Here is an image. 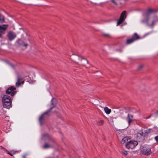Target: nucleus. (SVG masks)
I'll list each match as a JSON object with an SVG mask.
<instances>
[{
  "mask_svg": "<svg viewBox=\"0 0 158 158\" xmlns=\"http://www.w3.org/2000/svg\"><path fill=\"white\" fill-rule=\"evenodd\" d=\"M6 151H7V153H8V154L10 155L11 156H13V154L12 153H11V152H10L7 151V150H6Z\"/></svg>",
  "mask_w": 158,
  "mask_h": 158,
  "instance_id": "26",
  "label": "nucleus"
},
{
  "mask_svg": "<svg viewBox=\"0 0 158 158\" xmlns=\"http://www.w3.org/2000/svg\"><path fill=\"white\" fill-rule=\"evenodd\" d=\"M104 123V121L103 120H100L97 121V124L99 126H102Z\"/></svg>",
  "mask_w": 158,
  "mask_h": 158,
  "instance_id": "19",
  "label": "nucleus"
},
{
  "mask_svg": "<svg viewBox=\"0 0 158 158\" xmlns=\"http://www.w3.org/2000/svg\"><path fill=\"white\" fill-rule=\"evenodd\" d=\"M152 116V114H150V115L149 116L147 117L146 118H144L146 119H149L150 118V117L151 116Z\"/></svg>",
  "mask_w": 158,
  "mask_h": 158,
  "instance_id": "28",
  "label": "nucleus"
},
{
  "mask_svg": "<svg viewBox=\"0 0 158 158\" xmlns=\"http://www.w3.org/2000/svg\"><path fill=\"white\" fill-rule=\"evenodd\" d=\"M43 137L46 139H50V137L48 134H46L43 135Z\"/></svg>",
  "mask_w": 158,
  "mask_h": 158,
  "instance_id": "22",
  "label": "nucleus"
},
{
  "mask_svg": "<svg viewBox=\"0 0 158 158\" xmlns=\"http://www.w3.org/2000/svg\"><path fill=\"white\" fill-rule=\"evenodd\" d=\"M18 44L20 46H23L25 47L26 48L28 46V44L24 43L21 40H19L18 41Z\"/></svg>",
  "mask_w": 158,
  "mask_h": 158,
  "instance_id": "14",
  "label": "nucleus"
},
{
  "mask_svg": "<svg viewBox=\"0 0 158 158\" xmlns=\"http://www.w3.org/2000/svg\"><path fill=\"white\" fill-rule=\"evenodd\" d=\"M7 37L9 40L10 41H11L16 37V35L15 32L10 31L8 34Z\"/></svg>",
  "mask_w": 158,
  "mask_h": 158,
  "instance_id": "10",
  "label": "nucleus"
},
{
  "mask_svg": "<svg viewBox=\"0 0 158 158\" xmlns=\"http://www.w3.org/2000/svg\"><path fill=\"white\" fill-rule=\"evenodd\" d=\"M128 137H124L121 141V143L122 144H124L125 143L128 141Z\"/></svg>",
  "mask_w": 158,
  "mask_h": 158,
  "instance_id": "17",
  "label": "nucleus"
},
{
  "mask_svg": "<svg viewBox=\"0 0 158 158\" xmlns=\"http://www.w3.org/2000/svg\"><path fill=\"white\" fill-rule=\"evenodd\" d=\"M81 62H82V63H81V64H82V65H83V66L85 65V64H86L88 63V61L85 59L82 60H81Z\"/></svg>",
  "mask_w": 158,
  "mask_h": 158,
  "instance_id": "20",
  "label": "nucleus"
},
{
  "mask_svg": "<svg viewBox=\"0 0 158 158\" xmlns=\"http://www.w3.org/2000/svg\"><path fill=\"white\" fill-rule=\"evenodd\" d=\"M112 1L113 3H114L116 4H117L116 2L115 1V0H112Z\"/></svg>",
  "mask_w": 158,
  "mask_h": 158,
  "instance_id": "31",
  "label": "nucleus"
},
{
  "mask_svg": "<svg viewBox=\"0 0 158 158\" xmlns=\"http://www.w3.org/2000/svg\"><path fill=\"white\" fill-rule=\"evenodd\" d=\"M17 152V151L14 150H12L10 151L11 153H12V154L16 153Z\"/></svg>",
  "mask_w": 158,
  "mask_h": 158,
  "instance_id": "25",
  "label": "nucleus"
},
{
  "mask_svg": "<svg viewBox=\"0 0 158 158\" xmlns=\"http://www.w3.org/2000/svg\"><path fill=\"white\" fill-rule=\"evenodd\" d=\"M155 114L157 116H158V111H157L156 113H155Z\"/></svg>",
  "mask_w": 158,
  "mask_h": 158,
  "instance_id": "32",
  "label": "nucleus"
},
{
  "mask_svg": "<svg viewBox=\"0 0 158 158\" xmlns=\"http://www.w3.org/2000/svg\"><path fill=\"white\" fill-rule=\"evenodd\" d=\"M76 59V60H75V62L77 61V60H80V57L78 56H77Z\"/></svg>",
  "mask_w": 158,
  "mask_h": 158,
  "instance_id": "29",
  "label": "nucleus"
},
{
  "mask_svg": "<svg viewBox=\"0 0 158 158\" xmlns=\"http://www.w3.org/2000/svg\"><path fill=\"white\" fill-rule=\"evenodd\" d=\"M137 144L138 142L137 141L130 140L126 144V147L128 149H132Z\"/></svg>",
  "mask_w": 158,
  "mask_h": 158,
  "instance_id": "5",
  "label": "nucleus"
},
{
  "mask_svg": "<svg viewBox=\"0 0 158 158\" xmlns=\"http://www.w3.org/2000/svg\"><path fill=\"white\" fill-rule=\"evenodd\" d=\"M127 114V113L126 112H120L119 116L123 119H124L126 118Z\"/></svg>",
  "mask_w": 158,
  "mask_h": 158,
  "instance_id": "15",
  "label": "nucleus"
},
{
  "mask_svg": "<svg viewBox=\"0 0 158 158\" xmlns=\"http://www.w3.org/2000/svg\"><path fill=\"white\" fill-rule=\"evenodd\" d=\"M104 110L105 111V113L107 114H110L111 111V110L110 109H109L108 107H106L104 108Z\"/></svg>",
  "mask_w": 158,
  "mask_h": 158,
  "instance_id": "16",
  "label": "nucleus"
},
{
  "mask_svg": "<svg viewBox=\"0 0 158 158\" xmlns=\"http://www.w3.org/2000/svg\"><path fill=\"white\" fill-rule=\"evenodd\" d=\"M50 111L48 110L47 111L42 114L39 118V121L41 125H43L44 122L45 120L47 118L50 114L49 113Z\"/></svg>",
  "mask_w": 158,
  "mask_h": 158,
  "instance_id": "4",
  "label": "nucleus"
},
{
  "mask_svg": "<svg viewBox=\"0 0 158 158\" xmlns=\"http://www.w3.org/2000/svg\"><path fill=\"white\" fill-rule=\"evenodd\" d=\"M137 136H143V133L142 131H140L139 132L137 133Z\"/></svg>",
  "mask_w": 158,
  "mask_h": 158,
  "instance_id": "21",
  "label": "nucleus"
},
{
  "mask_svg": "<svg viewBox=\"0 0 158 158\" xmlns=\"http://www.w3.org/2000/svg\"><path fill=\"white\" fill-rule=\"evenodd\" d=\"M157 12V10L155 9H148L143 15V18L141 20V22L146 24L148 26L153 27L157 21V18L156 16L152 15L151 14Z\"/></svg>",
  "mask_w": 158,
  "mask_h": 158,
  "instance_id": "1",
  "label": "nucleus"
},
{
  "mask_svg": "<svg viewBox=\"0 0 158 158\" xmlns=\"http://www.w3.org/2000/svg\"><path fill=\"white\" fill-rule=\"evenodd\" d=\"M2 103L4 107L9 109L11 107L10 97L6 95H4L2 97Z\"/></svg>",
  "mask_w": 158,
  "mask_h": 158,
  "instance_id": "2",
  "label": "nucleus"
},
{
  "mask_svg": "<svg viewBox=\"0 0 158 158\" xmlns=\"http://www.w3.org/2000/svg\"><path fill=\"white\" fill-rule=\"evenodd\" d=\"M126 17V12L123 11L121 14L120 18L117 21V25H118L122 23L125 19Z\"/></svg>",
  "mask_w": 158,
  "mask_h": 158,
  "instance_id": "6",
  "label": "nucleus"
},
{
  "mask_svg": "<svg viewBox=\"0 0 158 158\" xmlns=\"http://www.w3.org/2000/svg\"><path fill=\"white\" fill-rule=\"evenodd\" d=\"M16 88L13 86L10 87L6 91V93L7 94H10L11 93V95L13 96L15 94L16 92L15 90Z\"/></svg>",
  "mask_w": 158,
  "mask_h": 158,
  "instance_id": "9",
  "label": "nucleus"
},
{
  "mask_svg": "<svg viewBox=\"0 0 158 158\" xmlns=\"http://www.w3.org/2000/svg\"><path fill=\"white\" fill-rule=\"evenodd\" d=\"M140 39L139 36L137 34V33H135L132 37L130 38H128L127 39L126 43L127 44H129L136 40H138Z\"/></svg>",
  "mask_w": 158,
  "mask_h": 158,
  "instance_id": "3",
  "label": "nucleus"
},
{
  "mask_svg": "<svg viewBox=\"0 0 158 158\" xmlns=\"http://www.w3.org/2000/svg\"><path fill=\"white\" fill-rule=\"evenodd\" d=\"M141 152L143 154L146 155H150L152 153L151 148L147 146L143 147L141 150Z\"/></svg>",
  "mask_w": 158,
  "mask_h": 158,
  "instance_id": "7",
  "label": "nucleus"
},
{
  "mask_svg": "<svg viewBox=\"0 0 158 158\" xmlns=\"http://www.w3.org/2000/svg\"><path fill=\"white\" fill-rule=\"evenodd\" d=\"M53 146L52 145H50L48 143H45L43 147L44 148L46 149L51 147H52Z\"/></svg>",
  "mask_w": 158,
  "mask_h": 158,
  "instance_id": "18",
  "label": "nucleus"
},
{
  "mask_svg": "<svg viewBox=\"0 0 158 158\" xmlns=\"http://www.w3.org/2000/svg\"><path fill=\"white\" fill-rule=\"evenodd\" d=\"M126 118L129 125L133 121V116L132 115L128 114H127Z\"/></svg>",
  "mask_w": 158,
  "mask_h": 158,
  "instance_id": "11",
  "label": "nucleus"
},
{
  "mask_svg": "<svg viewBox=\"0 0 158 158\" xmlns=\"http://www.w3.org/2000/svg\"><path fill=\"white\" fill-rule=\"evenodd\" d=\"M8 26V25L6 24L0 25V38L2 37V35L5 33L6 30Z\"/></svg>",
  "mask_w": 158,
  "mask_h": 158,
  "instance_id": "8",
  "label": "nucleus"
},
{
  "mask_svg": "<svg viewBox=\"0 0 158 158\" xmlns=\"http://www.w3.org/2000/svg\"><path fill=\"white\" fill-rule=\"evenodd\" d=\"M143 65H140L138 67V69L139 70H140L141 69H142L143 68Z\"/></svg>",
  "mask_w": 158,
  "mask_h": 158,
  "instance_id": "24",
  "label": "nucleus"
},
{
  "mask_svg": "<svg viewBox=\"0 0 158 158\" xmlns=\"http://www.w3.org/2000/svg\"><path fill=\"white\" fill-rule=\"evenodd\" d=\"M52 102V105H53L52 107H51L49 110V111H51V110L52 109L56 106V105L57 103V101L56 99L55 98H52V99L51 100Z\"/></svg>",
  "mask_w": 158,
  "mask_h": 158,
  "instance_id": "13",
  "label": "nucleus"
},
{
  "mask_svg": "<svg viewBox=\"0 0 158 158\" xmlns=\"http://www.w3.org/2000/svg\"><path fill=\"white\" fill-rule=\"evenodd\" d=\"M151 130V129H149V130Z\"/></svg>",
  "mask_w": 158,
  "mask_h": 158,
  "instance_id": "35",
  "label": "nucleus"
},
{
  "mask_svg": "<svg viewBox=\"0 0 158 158\" xmlns=\"http://www.w3.org/2000/svg\"><path fill=\"white\" fill-rule=\"evenodd\" d=\"M121 152L123 154H124L125 155H127L128 154L127 151H121Z\"/></svg>",
  "mask_w": 158,
  "mask_h": 158,
  "instance_id": "23",
  "label": "nucleus"
},
{
  "mask_svg": "<svg viewBox=\"0 0 158 158\" xmlns=\"http://www.w3.org/2000/svg\"><path fill=\"white\" fill-rule=\"evenodd\" d=\"M22 84H23V83H24V81H22Z\"/></svg>",
  "mask_w": 158,
  "mask_h": 158,
  "instance_id": "33",
  "label": "nucleus"
},
{
  "mask_svg": "<svg viewBox=\"0 0 158 158\" xmlns=\"http://www.w3.org/2000/svg\"><path fill=\"white\" fill-rule=\"evenodd\" d=\"M104 35L106 36H109V34H103Z\"/></svg>",
  "mask_w": 158,
  "mask_h": 158,
  "instance_id": "30",
  "label": "nucleus"
},
{
  "mask_svg": "<svg viewBox=\"0 0 158 158\" xmlns=\"http://www.w3.org/2000/svg\"><path fill=\"white\" fill-rule=\"evenodd\" d=\"M23 80V78L22 77L20 76H18L17 77V82H16L15 84L16 86L18 87L21 84V81Z\"/></svg>",
  "mask_w": 158,
  "mask_h": 158,
  "instance_id": "12",
  "label": "nucleus"
},
{
  "mask_svg": "<svg viewBox=\"0 0 158 158\" xmlns=\"http://www.w3.org/2000/svg\"><path fill=\"white\" fill-rule=\"evenodd\" d=\"M154 139H155V140L156 141V142H158V135L155 137Z\"/></svg>",
  "mask_w": 158,
  "mask_h": 158,
  "instance_id": "27",
  "label": "nucleus"
},
{
  "mask_svg": "<svg viewBox=\"0 0 158 158\" xmlns=\"http://www.w3.org/2000/svg\"><path fill=\"white\" fill-rule=\"evenodd\" d=\"M150 34V33H148L147 34V35H148V34Z\"/></svg>",
  "mask_w": 158,
  "mask_h": 158,
  "instance_id": "34",
  "label": "nucleus"
}]
</instances>
